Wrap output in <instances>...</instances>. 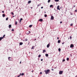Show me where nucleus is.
Wrapping results in <instances>:
<instances>
[{
	"label": "nucleus",
	"mask_w": 77,
	"mask_h": 77,
	"mask_svg": "<svg viewBox=\"0 0 77 77\" xmlns=\"http://www.w3.org/2000/svg\"><path fill=\"white\" fill-rule=\"evenodd\" d=\"M44 72H45V74L47 75V74H48V73L50 72V70L48 69L47 70H45L44 71Z\"/></svg>",
	"instance_id": "f257e3e1"
},
{
	"label": "nucleus",
	"mask_w": 77,
	"mask_h": 77,
	"mask_svg": "<svg viewBox=\"0 0 77 77\" xmlns=\"http://www.w3.org/2000/svg\"><path fill=\"white\" fill-rule=\"evenodd\" d=\"M63 73V71H60L59 72V74L61 75Z\"/></svg>",
	"instance_id": "f03ea898"
},
{
	"label": "nucleus",
	"mask_w": 77,
	"mask_h": 77,
	"mask_svg": "<svg viewBox=\"0 0 77 77\" xmlns=\"http://www.w3.org/2000/svg\"><path fill=\"white\" fill-rule=\"evenodd\" d=\"M74 47V45L72 44H71L70 46V48H73Z\"/></svg>",
	"instance_id": "7ed1b4c3"
},
{
	"label": "nucleus",
	"mask_w": 77,
	"mask_h": 77,
	"mask_svg": "<svg viewBox=\"0 0 77 77\" xmlns=\"http://www.w3.org/2000/svg\"><path fill=\"white\" fill-rule=\"evenodd\" d=\"M57 10H60V6L59 5H58L57 6Z\"/></svg>",
	"instance_id": "20e7f679"
},
{
	"label": "nucleus",
	"mask_w": 77,
	"mask_h": 77,
	"mask_svg": "<svg viewBox=\"0 0 77 77\" xmlns=\"http://www.w3.org/2000/svg\"><path fill=\"white\" fill-rule=\"evenodd\" d=\"M54 19V17L53 16H52L51 17V20H53Z\"/></svg>",
	"instance_id": "39448f33"
},
{
	"label": "nucleus",
	"mask_w": 77,
	"mask_h": 77,
	"mask_svg": "<svg viewBox=\"0 0 77 77\" xmlns=\"http://www.w3.org/2000/svg\"><path fill=\"white\" fill-rule=\"evenodd\" d=\"M50 43H49L48 44V45H47V48H49V47H50Z\"/></svg>",
	"instance_id": "423d86ee"
},
{
	"label": "nucleus",
	"mask_w": 77,
	"mask_h": 77,
	"mask_svg": "<svg viewBox=\"0 0 77 77\" xmlns=\"http://www.w3.org/2000/svg\"><path fill=\"white\" fill-rule=\"evenodd\" d=\"M39 21H40L42 22V21H43V20L42 19H39Z\"/></svg>",
	"instance_id": "0eeeda50"
},
{
	"label": "nucleus",
	"mask_w": 77,
	"mask_h": 77,
	"mask_svg": "<svg viewBox=\"0 0 77 77\" xmlns=\"http://www.w3.org/2000/svg\"><path fill=\"white\" fill-rule=\"evenodd\" d=\"M46 52V51L45 50H43V52L42 53H44L45 52Z\"/></svg>",
	"instance_id": "6e6552de"
},
{
	"label": "nucleus",
	"mask_w": 77,
	"mask_h": 77,
	"mask_svg": "<svg viewBox=\"0 0 77 77\" xmlns=\"http://www.w3.org/2000/svg\"><path fill=\"white\" fill-rule=\"evenodd\" d=\"M4 38V37H0V41H2V39Z\"/></svg>",
	"instance_id": "1a4fd4ad"
},
{
	"label": "nucleus",
	"mask_w": 77,
	"mask_h": 77,
	"mask_svg": "<svg viewBox=\"0 0 77 77\" xmlns=\"http://www.w3.org/2000/svg\"><path fill=\"white\" fill-rule=\"evenodd\" d=\"M11 27V25H9V28L10 29Z\"/></svg>",
	"instance_id": "9d476101"
},
{
	"label": "nucleus",
	"mask_w": 77,
	"mask_h": 77,
	"mask_svg": "<svg viewBox=\"0 0 77 77\" xmlns=\"http://www.w3.org/2000/svg\"><path fill=\"white\" fill-rule=\"evenodd\" d=\"M19 44H20V45H22L23 44V43L22 42H20V43H19Z\"/></svg>",
	"instance_id": "9b49d317"
},
{
	"label": "nucleus",
	"mask_w": 77,
	"mask_h": 77,
	"mask_svg": "<svg viewBox=\"0 0 77 77\" xmlns=\"http://www.w3.org/2000/svg\"><path fill=\"white\" fill-rule=\"evenodd\" d=\"M34 48H35V46H33L32 48H31V49H33Z\"/></svg>",
	"instance_id": "f8f14e48"
},
{
	"label": "nucleus",
	"mask_w": 77,
	"mask_h": 77,
	"mask_svg": "<svg viewBox=\"0 0 77 77\" xmlns=\"http://www.w3.org/2000/svg\"><path fill=\"white\" fill-rule=\"evenodd\" d=\"M2 17H5V14H3V15H2Z\"/></svg>",
	"instance_id": "ddd939ff"
},
{
	"label": "nucleus",
	"mask_w": 77,
	"mask_h": 77,
	"mask_svg": "<svg viewBox=\"0 0 77 77\" xmlns=\"http://www.w3.org/2000/svg\"><path fill=\"white\" fill-rule=\"evenodd\" d=\"M60 40H59L58 41H57V43H60Z\"/></svg>",
	"instance_id": "4468645a"
},
{
	"label": "nucleus",
	"mask_w": 77,
	"mask_h": 77,
	"mask_svg": "<svg viewBox=\"0 0 77 77\" xmlns=\"http://www.w3.org/2000/svg\"><path fill=\"white\" fill-rule=\"evenodd\" d=\"M31 2V1H28V3L29 4Z\"/></svg>",
	"instance_id": "2eb2a0df"
},
{
	"label": "nucleus",
	"mask_w": 77,
	"mask_h": 77,
	"mask_svg": "<svg viewBox=\"0 0 77 77\" xmlns=\"http://www.w3.org/2000/svg\"><path fill=\"white\" fill-rule=\"evenodd\" d=\"M17 21H16L15 23V25H17Z\"/></svg>",
	"instance_id": "dca6fc26"
},
{
	"label": "nucleus",
	"mask_w": 77,
	"mask_h": 77,
	"mask_svg": "<svg viewBox=\"0 0 77 77\" xmlns=\"http://www.w3.org/2000/svg\"><path fill=\"white\" fill-rule=\"evenodd\" d=\"M45 56L47 57H48V54H46Z\"/></svg>",
	"instance_id": "f3484780"
},
{
	"label": "nucleus",
	"mask_w": 77,
	"mask_h": 77,
	"mask_svg": "<svg viewBox=\"0 0 77 77\" xmlns=\"http://www.w3.org/2000/svg\"><path fill=\"white\" fill-rule=\"evenodd\" d=\"M41 4H39V5H38L37 7H38L39 6H41Z\"/></svg>",
	"instance_id": "a211bd4d"
},
{
	"label": "nucleus",
	"mask_w": 77,
	"mask_h": 77,
	"mask_svg": "<svg viewBox=\"0 0 77 77\" xmlns=\"http://www.w3.org/2000/svg\"><path fill=\"white\" fill-rule=\"evenodd\" d=\"M55 2H58L59 1V0H54Z\"/></svg>",
	"instance_id": "6ab92c4d"
},
{
	"label": "nucleus",
	"mask_w": 77,
	"mask_h": 77,
	"mask_svg": "<svg viewBox=\"0 0 77 77\" xmlns=\"http://www.w3.org/2000/svg\"><path fill=\"white\" fill-rule=\"evenodd\" d=\"M53 7V5H51L50 6V7L51 8L52 7Z\"/></svg>",
	"instance_id": "aec40b11"
},
{
	"label": "nucleus",
	"mask_w": 77,
	"mask_h": 77,
	"mask_svg": "<svg viewBox=\"0 0 77 77\" xmlns=\"http://www.w3.org/2000/svg\"><path fill=\"white\" fill-rule=\"evenodd\" d=\"M32 25H30L29 26V27L30 28H31V27H32Z\"/></svg>",
	"instance_id": "412c9836"
},
{
	"label": "nucleus",
	"mask_w": 77,
	"mask_h": 77,
	"mask_svg": "<svg viewBox=\"0 0 77 77\" xmlns=\"http://www.w3.org/2000/svg\"><path fill=\"white\" fill-rule=\"evenodd\" d=\"M11 58V57H8V60H9V61H10V60H10V59Z\"/></svg>",
	"instance_id": "4be33fe9"
},
{
	"label": "nucleus",
	"mask_w": 77,
	"mask_h": 77,
	"mask_svg": "<svg viewBox=\"0 0 77 77\" xmlns=\"http://www.w3.org/2000/svg\"><path fill=\"white\" fill-rule=\"evenodd\" d=\"M66 60L67 61H68L69 60V58L68 57L67 58Z\"/></svg>",
	"instance_id": "5701e85b"
},
{
	"label": "nucleus",
	"mask_w": 77,
	"mask_h": 77,
	"mask_svg": "<svg viewBox=\"0 0 77 77\" xmlns=\"http://www.w3.org/2000/svg\"><path fill=\"white\" fill-rule=\"evenodd\" d=\"M47 15L46 14H45V15H44V16L45 17H47Z\"/></svg>",
	"instance_id": "b1692460"
},
{
	"label": "nucleus",
	"mask_w": 77,
	"mask_h": 77,
	"mask_svg": "<svg viewBox=\"0 0 77 77\" xmlns=\"http://www.w3.org/2000/svg\"><path fill=\"white\" fill-rule=\"evenodd\" d=\"M73 25V24L72 23V24H70V26H72Z\"/></svg>",
	"instance_id": "393cba45"
},
{
	"label": "nucleus",
	"mask_w": 77,
	"mask_h": 77,
	"mask_svg": "<svg viewBox=\"0 0 77 77\" xmlns=\"http://www.w3.org/2000/svg\"><path fill=\"white\" fill-rule=\"evenodd\" d=\"M60 50H61L60 49V48H59L58 49V51H60Z\"/></svg>",
	"instance_id": "a878e982"
},
{
	"label": "nucleus",
	"mask_w": 77,
	"mask_h": 77,
	"mask_svg": "<svg viewBox=\"0 0 77 77\" xmlns=\"http://www.w3.org/2000/svg\"><path fill=\"white\" fill-rule=\"evenodd\" d=\"M24 75V74L23 73L22 74H21V75H22V76H23Z\"/></svg>",
	"instance_id": "bb28decb"
},
{
	"label": "nucleus",
	"mask_w": 77,
	"mask_h": 77,
	"mask_svg": "<svg viewBox=\"0 0 77 77\" xmlns=\"http://www.w3.org/2000/svg\"><path fill=\"white\" fill-rule=\"evenodd\" d=\"M8 17H7V18H6V20L7 21V20H8Z\"/></svg>",
	"instance_id": "cd10ccee"
},
{
	"label": "nucleus",
	"mask_w": 77,
	"mask_h": 77,
	"mask_svg": "<svg viewBox=\"0 0 77 77\" xmlns=\"http://www.w3.org/2000/svg\"><path fill=\"white\" fill-rule=\"evenodd\" d=\"M41 56V55H38V57H40Z\"/></svg>",
	"instance_id": "c85d7f7f"
},
{
	"label": "nucleus",
	"mask_w": 77,
	"mask_h": 77,
	"mask_svg": "<svg viewBox=\"0 0 77 77\" xmlns=\"http://www.w3.org/2000/svg\"><path fill=\"white\" fill-rule=\"evenodd\" d=\"M20 75H18V76H17V77H20V75H21V73H20Z\"/></svg>",
	"instance_id": "c756f323"
},
{
	"label": "nucleus",
	"mask_w": 77,
	"mask_h": 77,
	"mask_svg": "<svg viewBox=\"0 0 77 77\" xmlns=\"http://www.w3.org/2000/svg\"><path fill=\"white\" fill-rule=\"evenodd\" d=\"M11 14H12L13 15H14V13L12 12L11 13Z\"/></svg>",
	"instance_id": "7c9ffc66"
},
{
	"label": "nucleus",
	"mask_w": 77,
	"mask_h": 77,
	"mask_svg": "<svg viewBox=\"0 0 77 77\" xmlns=\"http://www.w3.org/2000/svg\"><path fill=\"white\" fill-rule=\"evenodd\" d=\"M50 1H51V0H48V3H49Z\"/></svg>",
	"instance_id": "2f4dec72"
},
{
	"label": "nucleus",
	"mask_w": 77,
	"mask_h": 77,
	"mask_svg": "<svg viewBox=\"0 0 77 77\" xmlns=\"http://www.w3.org/2000/svg\"><path fill=\"white\" fill-rule=\"evenodd\" d=\"M65 61V59H63V60H62V61L63 62H64Z\"/></svg>",
	"instance_id": "473e14b6"
},
{
	"label": "nucleus",
	"mask_w": 77,
	"mask_h": 77,
	"mask_svg": "<svg viewBox=\"0 0 77 77\" xmlns=\"http://www.w3.org/2000/svg\"><path fill=\"white\" fill-rule=\"evenodd\" d=\"M14 31V29H11V31Z\"/></svg>",
	"instance_id": "72a5a7b5"
},
{
	"label": "nucleus",
	"mask_w": 77,
	"mask_h": 77,
	"mask_svg": "<svg viewBox=\"0 0 77 77\" xmlns=\"http://www.w3.org/2000/svg\"><path fill=\"white\" fill-rule=\"evenodd\" d=\"M28 40V39H27V38H26V39H25V41H27Z\"/></svg>",
	"instance_id": "f704fd0d"
},
{
	"label": "nucleus",
	"mask_w": 77,
	"mask_h": 77,
	"mask_svg": "<svg viewBox=\"0 0 77 77\" xmlns=\"http://www.w3.org/2000/svg\"><path fill=\"white\" fill-rule=\"evenodd\" d=\"M5 35H4V36H3V37H3V38H4V37H5Z\"/></svg>",
	"instance_id": "c9c22d12"
},
{
	"label": "nucleus",
	"mask_w": 77,
	"mask_h": 77,
	"mask_svg": "<svg viewBox=\"0 0 77 77\" xmlns=\"http://www.w3.org/2000/svg\"><path fill=\"white\" fill-rule=\"evenodd\" d=\"M69 38H70V39H72L71 38H72V37L71 36H70Z\"/></svg>",
	"instance_id": "e433bc0d"
},
{
	"label": "nucleus",
	"mask_w": 77,
	"mask_h": 77,
	"mask_svg": "<svg viewBox=\"0 0 77 77\" xmlns=\"http://www.w3.org/2000/svg\"><path fill=\"white\" fill-rule=\"evenodd\" d=\"M60 24H61L62 23H63V22H62V21H61L60 22Z\"/></svg>",
	"instance_id": "4c0bfd02"
},
{
	"label": "nucleus",
	"mask_w": 77,
	"mask_h": 77,
	"mask_svg": "<svg viewBox=\"0 0 77 77\" xmlns=\"http://www.w3.org/2000/svg\"><path fill=\"white\" fill-rule=\"evenodd\" d=\"M41 61H43V59H41Z\"/></svg>",
	"instance_id": "58836bf2"
},
{
	"label": "nucleus",
	"mask_w": 77,
	"mask_h": 77,
	"mask_svg": "<svg viewBox=\"0 0 77 77\" xmlns=\"http://www.w3.org/2000/svg\"><path fill=\"white\" fill-rule=\"evenodd\" d=\"M42 72H40V75H42Z\"/></svg>",
	"instance_id": "ea45409f"
},
{
	"label": "nucleus",
	"mask_w": 77,
	"mask_h": 77,
	"mask_svg": "<svg viewBox=\"0 0 77 77\" xmlns=\"http://www.w3.org/2000/svg\"><path fill=\"white\" fill-rule=\"evenodd\" d=\"M20 20L22 21V18H21L20 19Z\"/></svg>",
	"instance_id": "a19ab883"
},
{
	"label": "nucleus",
	"mask_w": 77,
	"mask_h": 77,
	"mask_svg": "<svg viewBox=\"0 0 77 77\" xmlns=\"http://www.w3.org/2000/svg\"><path fill=\"white\" fill-rule=\"evenodd\" d=\"M75 12H77V10H75Z\"/></svg>",
	"instance_id": "79ce46f5"
},
{
	"label": "nucleus",
	"mask_w": 77,
	"mask_h": 77,
	"mask_svg": "<svg viewBox=\"0 0 77 77\" xmlns=\"http://www.w3.org/2000/svg\"><path fill=\"white\" fill-rule=\"evenodd\" d=\"M2 12L3 13H4V11H2Z\"/></svg>",
	"instance_id": "37998d69"
},
{
	"label": "nucleus",
	"mask_w": 77,
	"mask_h": 77,
	"mask_svg": "<svg viewBox=\"0 0 77 77\" xmlns=\"http://www.w3.org/2000/svg\"><path fill=\"white\" fill-rule=\"evenodd\" d=\"M51 70H52V71H54V69H51Z\"/></svg>",
	"instance_id": "c03bdc74"
},
{
	"label": "nucleus",
	"mask_w": 77,
	"mask_h": 77,
	"mask_svg": "<svg viewBox=\"0 0 77 77\" xmlns=\"http://www.w3.org/2000/svg\"><path fill=\"white\" fill-rule=\"evenodd\" d=\"M43 7H41V8L42 9L43 8Z\"/></svg>",
	"instance_id": "a18cd8bd"
},
{
	"label": "nucleus",
	"mask_w": 77,
	"mask_h": 77,
	"mask_svg": "<svg viewBox=\"0 0 77 77\" xmlns=\"http://www.w3.org/2000/svg\"><path fill=\"white\" fill-rule=\"evenodd\" d=\"M21 63V61L20 62V64Z\"/></svg>",
	"instance_id": "49530a36"
},
{
	"label": "nucleus",
	"mask_w": 77,
	"mask_h": 77,
	"mask_svg": "<svg viewBox=\"0 0 77 77\" xmlns=\"http://www.w3.org/2000/svg\"><path fill=\"white\" fill-rule=\"evenodd\" d=\"M57 39H59V37H57Z\"/></svg>",
	"instance_id": "de8ad7c7"
},
{
	"label": "nucleus",
	"mask_w": 77,
	"mask_h": 77,
	"mask_svg": "<svg viewBox=\"0 0 77 77\" xmlns=\"http://www.w3.org/2000/svg\"><path fill=\"white\" fill-rule=\"evenodd\" d=\"M20 23L21 22V20H20Z\"/></svg>",
	"instance_id": "09e8293b"
},
{
	"label": "nucleus",
	"mask_w": 77,
	"mask_h": 77,
	"mask_svg": "<svg viewBox=\"0 0 77 77\" xmlns=\"http://www.w3.org/2000/svg\"><path fill=\"white\" fill-rule=\"evenodd\" d=\"M31 9L33 8V7H31Z\"/></svg>",
	"instance_id": "8fccbe9b"
},
{
	"label": "nucleus",
	"mask_w": 77,
	"mask_h": 77,
	"mask_svg": "<svg viewBox=\"0 0 77 77\" xmlns=\"http://www.w3.org/2000/svg\"><path fill=\"white\" fill-rule=\"evenodd\" d=\"M75 7V5H74V6H73L74 8Z\"/></svg>",
	"instance_id": "3c124183"
},
{
	"label": "nucleus",
	"mask_w": 77,
	"mask_h": 77,
	"mask_svg": "<svg viewBox=\"0 0 77 77\" xmlns=\"http://www.w3.org/2000/svg\"><path fill=\"white\" fill-rule=\"evenodd\" d=\"M34 40H35V41H36V39H34Z\"/></svg>",
	"instance_id": "603ef678"
},
{
	"label": "nucleus",
	"mask_w": 77,
	"mask_h": 77,
	"mask_svg": "<svg viewBox=\"0 0 77 77\" xmlns=\"http://www.w3.org/2000/svg\"><path fill=\"white\" fill-rule=\"evenodd\" d=\"M45 13H46V12H45Z\"/></svg>",
	"instance_id": "864d4df0"
},
{
	"label": "nucleus",
	"mask_w": 77,
	"mask_h": 77,
	"mask_svg": "<svg viewBox=\"0 0 77 77\" xmlns=\"http://www.w3.org/2000/svg\"><path fill=\"white\" fill-rule=\"evenodd\" d=\"M29 54H30V52H29Z\"/></svg>",
	"instance_id": "5fc2aeb1"
},
{
	"label": "nucleus",
	"mask_w": 77,
	"mask_h": 77,
	"mask_svg": "<svg viewBox=\"0 0 77 77\" xmlns=\"http://www.w3.org/2000/svg\"><path fill=\"white\" fill-rule=\"evenodd\" d=\"M34 72L33 71H32V72Z\"/></svg>",
	"instance_id": "6e6d98bb"
},
{
	"label": "nucleus",
	"mask_w": 77,
	"mask_h": 77,
	"mask_svg": "<svg viewBox=\"0 0 77 77\" xmlns=\"http://www.w3.org/2000/svg\"><path fill=\"white\" fill-rule=\"evenodd\" d=\"M62 44H63V43H62Z\"/></svg>",
	"instance_id": "4d7b16f0"
},
{
	"label": "nucleus",
	"mask_w": 77,
	"mask_h": 77,
	"mask_svg": "<svg viewBox=\"0 0 77 77\" xmlns=\"http://www.w3.org/2000/svg\"><path fill=\"white\" fill-rule=\"evenodd\" d=\"M13 17H14V16H13Z\"/></svg>",
	"instance_id": "13d9d810"
}]
</instances>
